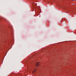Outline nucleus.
<instances>
[{
    "label": "nucleus",
    "instance_id": "nucleus-2",
    "mask_svg": "<svg viewBox=\"0 0 76 76\" xmlns=\"http://www.w3.org/2000/svg\"><path fill=\"white\" fill-rule=\"evenodd\" d=\"M37 70V69H34V71L33 72V73H34V72H35V70Z\"/></svg>",
    "mask_w": 76,
    "mask_h": 76
},
{
    "label": "nucleus",
    "instance_id": "nucleus-1",
    "mask_svg": "<svg viewBox=\"0 0 76 76\" xmlns=\"http://www.w3.org/2000/svg\"><path fill=\"white\" fill-rule=\"evenodd\" d=\"M39 63L37 62L36 65V66H39Z\"/></svg>",
    "mask_w": 76,
    "mask_h": 76
}]
</instances>
